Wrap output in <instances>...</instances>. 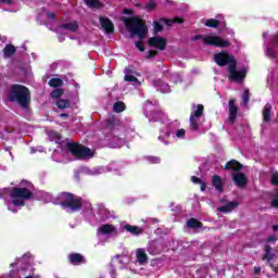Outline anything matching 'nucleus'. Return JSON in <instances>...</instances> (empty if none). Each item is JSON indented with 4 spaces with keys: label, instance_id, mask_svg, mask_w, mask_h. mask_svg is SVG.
<instances>
[{
    "label": "nucleus",
    "instance_id": "30",
    "mask_svg": "<svg viewBox=\"0 0 278 278\" xmlns=\"http://www.w3.org/2000/svg\"><path fill=\"white\" fill-rule=\"evenodd\" d=\"M204 25L206 27H211L213 29H216V27H218V25H220V21H218L216 18H208V20H205Z\"/></svg>",
    "mask_w": 278,
    "mask_h": 278
},
{
    "label": "nucleus",
    "instance_id": "10",
    "mask_svg": "<svg viewBox=\"0 0 278 278\" xmlns=\"http://www.w3.org/2000/svg\"><path fill=\"white\" fill-rule=\"evenodd\" d=\"M204 111H205V108L203 106V104H198L197 110L193 113H191L190 128L192 129V131L199 130V122L197 121V118L201 117Z\"/></svg>",
    "mask_w": 278,
    "mask_h": 278
},
{
    "label": "nucleus",
    "instance_id": "59",
    "mask_svg": "<svg viewBox=\"0 0 278 278\" xmlns=\"http://www.w3.org/2000/svg\"><path fill=\"white\" fill-rule=\"evenodd\" d=\"M125 14H131V10H126Z\"/></svg>",
    "mask_w": 278,
    "mask_h": 278
},
{
    "label": "nucleus",
    "instance_id": "38",
    "mask_svg": "<svg viewBox=\"0 0 278 278\" xmlns=\"http://www.w3.org/2000/svg\"><path fill=\"white\" fill-rule=\"evenodd\" d=\"M147 160L150 162V164H160V162H162L160 156H148Z\"/></svg>",
    "mask_w": 278,
    "mask_h": 278
},
{
    "label": "nucleus",
    "instance_id": "2",
    "mask_svg": "<svg viewBox=\"0 0 278 278\" xmlns=\"http://www.w3.org/2000/svg\"><path fill=\"white\" fill-rule=\"evenodd\" d=\"M8 101L10 103H18L23 110L29 108L31 103V92L29 89L23 85H12L10 91L7 94Z\"/></svg>",
    "mask_w": 278,
    "mask_h": 278
},
{
    "label": "nucleus",
    "instance_id": "14",
    "mask_svg": "<svg viewBox=\"0 0 278 278\" xmlns=\"http://www.w3.org/2000/svg\"><path fill=\"white\" fill-rule=\"evenodd\" d=\"M242 168H244V165L233 159L228 161L224 166V170H233V173H240Z\"/></svg>",
    "mask_w": 278,
    "mask_h": 278
},
{
    "label": "nucleus",
    "instance_id": "18",
    "mask_svg": "<svg viewBox=\"0 0 278 278\" xmlns=\"http://www.w3.org/2000/svg\"><path fill=\"white\" fill-rule=\"evenodd\" d=\"M212 186L215 188L217 192H225V187L223 186V178L219 175H213Z\"/></svg>",
    "mask_w": 278,
    "mask_h": 278
},
{
    "label": "nucleus",
    "instance_id": "19",
    "mask_svg": "<svg viewBox=\"0 0 278 278\" xmlns=\"http://www.w3.org/2000/svg\"><path fill=\"white\" fill-rule=\"evenodd\" d=\"M84 3L90 10H103V8H105V4L100 0H84Z\"/></svg>",
    "mask_w": 278,
    "mask_h": 278
},
{
    "label": "nucleus",
    "instance_id": "15",
    "mask_svg": "<svg viewBox=\"0 0 278 278\" xmlns=\"http://www.w3.org/2000/svg\"><path fill=\"white\" fill-rule=\"evenodd\" d=\"M160 23H164V25H167V27H173V25H181L186 23V20L184 17L176 16L174 18L168 17H160Z\"/></svg>",
    "mask_w": 278,
    "mask_h": 278
},
{
    "label": "nucleus",
    "instance_id": "7",
    "mask_svg": "<svg viewBox=\"0 0 278 278\" xmlns=\"http://www.w3.org/2000/svg\"><path fill=\"white\" fill-rule=\"evenodd\" d=\"M228 79L229 81H235V84H242L244 79H247V67L241 68L238 71V61L233 64L228 66Z\"/></svg>",
    "mask_w": 278,
    "mask_h": 278
},
{
    "label": "nucleus",
    "instance_id": "5",
    "mask_svg": "<svg viewBox=\"0 0 278 278\" xmlns=\"http://www.w3.org/2000/svg\"><path fill=\"white\" fill-rule=\"evenodd\" d=\"M66 147H67V151H70V153H72V155L77 160L92 157V151L90 150V148L81 143L70 142L66 144Z\"/></svg>",
    "mask_w": 278,
    "mask_h": 278
},
{
    "label": "nucleus",
    "instance_id": "53",
    "mask_svg": "<svg viewBox=\"0 0 278 278\" xmlns=\"http://www.w3.org/2000/svg\"><path fill=\"white\" fill-rule=\"evenodd\" d=\"M274 273L278 274V264L277 265H270Z\"/></svg>",
    "mask_w": 278,
    "mask_h": 278
},
{
    "label": "nucleus",
    "instance_id": "57",
    "mask_svg": "<svg viewBox=\"0 0 278 278\" xmlns=\"http://www.w3.org/2000/svg\"><path fill=\"white\" fill-rule=\"evenodd\" d=\"M30 256H31V254L26 253V254L23 255V258H25V257H30Z\"/></svg>",
    "mask_w": 278,
    "mask_h": 278
},
{
    "label": "nucleus",
    "instance_id": "11",
    "mask_svg": "<svg viewBox=\"0 0 278 278\" xmlns=\"http://www.w3.org/2000/svg\"><path fill=\"white\" fill-rule=\"evenodd\" d=\"M228 123L233 125L238 118V106H236V99H230L228 102Z\"/></svg>",
    "mask_w": 278,
    "mask_h": 278
},
{
    "label": "nucleus",
    "instance_id": "25",
    "mask_svg": "<svg viewBox=\"0 0 278 278\" xmlns=\"http://www.w3.org/2000/svg\"><path fill=\"white\" fill-rule=\"evenodd\" d=\"M270 110H273V105L270 103L265 104L263 109V121L264 123L270 122Z\"/></svg>",
    "mask_w": 278,
    "mask_h": 278
},
{
    "label": "nucleus",
    "instance_id": "12",
    "mask_svg": "<svg viewBox=\"0 0 278 278\" xmlns=\"http://www.w3.org/2000/svg\"><path fill=\"white\" fill-rule=\"evenodd\" d=\"M99 22L105 34H114V23L112 22V20L105 16H100Z\"/></svg>",
    "mask_w": 278,
    "mask_h": 278
},
{
    "label": "nucleus",
    "instance_id": "24",
    "mask_svg": "<svg viewBox=\"0 0 278 278\" xmlns=\"http://www.w3.org/2000/svg\"><path fill=\"white\" fill-rule=\"evenodd\" d=\"M124 229L128 231V233H131V236H140V233L143 231L142 228L138 226H131L129 224L125 225Z\"/></svg>",
    "mask_w": 278,
    "mask_h": 278
},
{
    "label": "nucleus",
    "instance_id": "50",
    "mask_svg": "<svg viewBox=\"0 0 278 278\" xmlns=\"http://www.w3.org/2000/svg\"><path fill=\"white\" fill-rule=\"evenodd\" d=\"M134 73V70H131V66H128L125 68V75H131Z\"/></svg>",
    "mask_w": 278,
    "mask_h": 278
},
{
    "label": "nucleus",
    "instance_id": "29",
    "mask_svg": "<svg viewBox=\"0 0 278 278\" xmlns=\"http://www.w3.org/2000/svg\"><path fill=\"white\" fill-rule=\"evenodd\" d=\"M56 108L59 110H66V109L71 108V101L70 100H65V99H59L56 101Z\"/></svg>",
    "mask_w": 278,
    "mask_h": 278
},
{
    "label": "nucleus",
    "instance_id": "6",
    "mask_svg": "<svg viewBox=\"0 0 278 278\" xmlns=\"http://www.w3.org/2000/svg\"><path fill=\"white\" fill-rule=\"evenodd\" d=\"M193 40H203L204 45H207L208 47H218L222 49L230 47V45H231V42H229V40H225L218 36H210V35H205V36L195 35L193 37Z\"/></svg>",
    "mask_w": 278,
    "mask_h": 278
},
{
    "label": "nucleus",
    "instance_id": "46",
    "mask_svg": "<svg viewBox=\"0 0 278 278\" xmlns=\"http://www.w3.org/2000/svg\"><path fill=\"white\" fill-rule=\"evenodd\" d=\"M200 190L201 192H205V190H207V184L203 180L200 184Z\"/></svg>",
    "mask_w": 278,
    "mask_h": 278
},
{
    "label": "nucleus",
    "instance_id": "42",
    "mask_svg": "<svg viewBox=\"0 0 278 278\" xmlns=\"http://www.w3.org/2000/svg\"><path fill=\"white\" fill-rule=\"evenodd\" d=\"M267 55L271 58V60H275V58H277V53H275V49L273 48L267 49Z\"/></svg>",
    "mask_w": 278,
    "mask_h": 278
},
{
    "label": "nucleus",
    "instance_id": "34",
    "mask_svg": "<svg viewBox=\"0 0 278 278\" xmlns=\"http://www.w3.org/2000/svg\"><path fill=\"white\" fill-rule=\"evenodd\" d=\"M162 23H164V22H160V18H159V21L153 22L154 34H160V33L164 31V25H162Z\"/></svg>",
    "mask_w": 278,
    "mask_h": 278
},
{
    "label": "nucleus",
    "instance_id": "31",
    "mask_svg": "<svg viewBox=\"0 0 278 278\" xmlns=\"http://www.w3.org/2000/svg\"><path fill=\"white\" fill-rule=\"evenodd\" d=\"M49 86L51 88H60V87L64 86V81L61 78H51L49 80Z\"/></svg>",
    "mask_w": 278,
    "mask_h": 278
},
{
    "label": "nucleus",
    "instance_id": "47",
    "mask_svg": "<svg viewBox=\"0 0 278 278\" xmlns=\"http://www.w3.org/2000/svg\"><path fill=\"white\" fill-rule=\"evenodd\" d=\"M46 16L47 18H50V21H55V13L53 12H47Z\"/></svg>",
    "mask_w": 278,
    "mask_h": 278
},
{
    "label": "nucleus",
    "instance_id": "37",
    "mask_svg": "<svg viewBox=\"0 0 278 278\" xmlns=\"http://www.w3.org/2000/svg\"><path fill=\"white\" fill-rule=\"evenodd\" d=\"M157 8V3L150 1L149 3L146 4V11L147 12H153Z\"/></svg>",
    "mask_w": 278,
    "mask_h": 278
},
{
    "label": "nucleus",
    "instance_id": "51",
    "mask_svg": "<svg viewBox=\"0 0 278 278\" xmlns=\"http://www.w3.org/2000/svg\"><path fill=\"white\" fill-rule=\"evenodd\" d=\"M255 275H260L262 273V267H254Z\"/></svg>",
    "mask_w": 278,
    "mask_h": 278
},
{
    "label": "nucleus",
    "instance_id": "55",
    "mask_svg": "<svg viewBox=\"0 0 278 278\" xmlns=\"http://www.w3.org/2000/svg\"><path fill=\"white\" fill-rule=\"evenodd\" d=\"M274 45H278V33L274 37Z\"/></svg>",
    "mask_w": 278,
    "mask_h": 278
},
{
    "label": "nucleus",
    "instance_id": "23",
    "mask_svg": "<svg viewBox=\"0 0 278 278\" xmlns=\"http://www.w3.org/2000/svg\"><path fill=\"white\" fill-rule=\"evenodd\" d=\"M187 227L188 229H201V227H203V223L194 217H191L187 220Z\"/></svg>",
    "mask_w": 278,
    "mask_h": 278
},
{
    "label": "nucleus",
    "instance_id": "44",
    "mask_svg": "<svg viewBox=\"0 0 278 278\" xmlns=\"http://www.w3.org/2000/svg\"><path fill=\"white\" fill-rule=\"evenodd\" d=\"M271 184L273 186H278V172L274 173L271 176Z\"/></svg>",
    "mask_w": 278,
    "mask_h": 278
},
{
    "label": "nucleus",
    "instance_id": "22",
    "mask_svg": "<svg viewBox=\"0 0 278 278\" xmlns=\"http://www.w3.org/2000/svg\"><path fill=\"white\" fill-rule=\"evenodd\" d=\"M115 231H116V227L112 224H104L100 226V233H102L103 236L114 233Z\"/></svg>",
    "mask_w": 278,
    "mask_h": 278
},
{
    "label": "nucleus",
    "instance_id": "17",
    "mask_svg": "<svg viewBox=\"0 0 278 278\" xmlns=\"http://www.w3.org/2000/svg\"><path fill=\"white\" fill-rule=\"evenodd\" d=\"M154 88H156V90H160V92L166 93V92H170V86H168L167 83H165L162 79H154L152 81Z\"/></svg>",
    "mask_w": 278,
    "mask_h": 278
},
{
    "label": "nucleus",
    "instance_id": "49",
    "mask_svg": "<svg viewBox=\"0 0 278 278\" xmlns=\"http://www.w3.org/2000/svg\"><path fill=\"white\" fill-rule=\"evenodd\" d=\"M271 207H278V195L274 197L271 201Z\"/></svg>",
    "mask_w": 278,
    "mask_h": 278
},
{
    "label": "nucleus",
    "instance_id": "8",
    "mask_svg": "<svg viewBox=\"0 0 278 278\" xmlns=\"http://www.w3.org/2000/svg\"><path fill=\"white\" fill-rule=\"evenodd\" d=\"M213 60L217 64V66H229L230 64L238 62L236 58L232 54H229V52L227 51L215 53L213 55Z\"/></svg>",
    "mask_w": 278,
    "mask_h": 278
},
{
    "label": "nucleus",
    "instance_id": "28",
    "mask_svg": "<svg viewBox=\"0 0 278 278\" xmlns=\"http://www.w3.org/2000/svg\"><path fill=\"white\" fill-rule=\"evenodd\" d=\"M14 53H16V47H14L13 45L8 43L4 47V58H12V55H14Z\"/></svg>",
    "mask_w": 278,
    "mask_h": 278
},
{
    "label": "nucleus",
    "instance_id": "56",
    "mask_svg": "<svg viewBox=\"0 0 278 278\" xmlns=\"http://www.w3.org/2000/svg\"><path fill=\"white\" fill-rule=\"evenodd\" d=\"M0 3H8V4H10V3H12V0H0Z\"/></svg>",
    "mask_w": 278,
    "mask_h": 278
},
{
    "label": "nucleus",
    "instance_id": "35",
    "mask_svg": "<svg viewBox=\"0 0 278 278\" xmlns=\"http://www.w3.org/2000/svg\"><path fill=\"white\" fill-rule=\"evenodd\" d=\"M63 94H64V90L60 88L52 90L50 93L52 99H60V97H62Z\"/></svg>",
    "mask_w": 278,
    "mask_h": 278
},
{
    "label": "nucleus",
    "instance_id": "48",
    "mask_svg": "<svg viewBox=\"0 0 278 278\" xmlns=\"http://www.w3.org/2000/svg\"><path fill=\"white\" fill-rule=\"evenodd\" d=\"M191 181L193 184H201L203 180L201 178L197 177V176H192L191 177Z\"/></svg>",
    "mask_w": 278,
    "mask_h": 278
},
{
    "label": "nucleus",
    "instance_id": "39",
    "mask_svg": "<svg viewBox=\"0 0 278 278\" xmlns=\"http://www.w3.org/2000/svg\"><path fill=\"white\" fill-rule=\"evenodd\" d=\"M157 50H149L148 54L146 55L147 60H153V58H155L157 55Z\"/></svg>",
    "mask_w": 278,
    "mask_h": 278
},
{
    "label": "nucleus",
    "instance_id": "26",
    "mask_svg": "<svg viewBox=\"0 0 278 278\" xmlns=\"http://www.w3.org/2000/svg\"><path fill=\"white\" fill-rule=\"evenodd\" d=\"M265 254L263 255L262 260H267V262H270L274 257H275V254H273V247L270 245H265Z\"/></svg>",
    "mask_w": 278,
    "mask_h": 278
},
{
    "label": "nucleus",
    "instance_id": "43",
    "mask_svg": "<svg viewBox=\"0 0 278 278\" xmlns=\"http://www.w3.org/2000/svg\"><path fill=\"white\" fill-rule=\"evenodd\" d=\"M177 138H186V129L181 128L176 131Z\"/></svg>",
    "mask_w": 278,
    "mask_h": 278
},
{
    "label": "nucleus",
    "instance_id": "27",
    "mask_svg": "<svg viewBox=\"0 0 278 278\" xmlns=\"http://www.w3.org/2000/svg\"><path fill=\"white\" fill-rule=\"evenodd\" d=\"M147 260H149L147 252L142 249L137 250V262H139V264H144L147 263Z\"/></svg>",
    "mask_w": 278,
    "mask_h": 278
},
{
    "label": "nucleus",
    "instance_id": "4",
    "mask_svg": "<svg viewBox=\"0 0 278 278\" xmlns=\"http://www.w3.org/2000/svg\"><path fill=\"white\" fill-rule=\"evenodd\" d=\"M29 182L26 187H14L11 189L10 197L12 198V203L14 207H25V201H30L34 199V192L29 190L31 188Z\"/></svg>",
    "mask_w": 278,
    "mask_h": 278
},
{
    "label": "nucleus",
    "instance_id": "45",
    "mask_svg": "<svg viewBox=\"0 0 278 278\" xmlns=\"http://www.w3.org/2000/svg\"><path fill=\"white\" fill-rule=\"evenodd\" d=\"M277 236H269L265 239V242H277Z\"/></svg>",
    "mask_w": 278,
    "mask_h": 278
},
{
    "label": "nucleus",
    "instance_id": "13",
    "mask_svg": "<svg viewBox=\"0 0 278 278\" xmlns=\"http://www.w3.org/2000/svg\"><path fill=\"white\" fill-rule=\"evenodd\" d=\"M232 181L235 182L237 188H244V186L249 184V179L247 178V175L242 173L232 174Z\"/></svg>",
    "mask_w": 278,
    "mask_h": 278
},
{
    "label": "nucleus",
    "instance_id": "54",
    "mask_svg": "<svg viewBox=\"0 0 278 278\" xmlns=\"http://www.w3.org/2000/svg\"><path fill=\"white\" fill-rule=\"evenodd\" d=\"M59 116H60V118H68V114L67 113H61Z\"/></svg>",
    "mask_w": 278,
    "mask_h": 278
},
{
    "label": "nucleus",
    "instance_id": "20",
    "mask_svg": "<svg viewBox=\"0 0 278 278\" xmlns=\"http://www.w3.org/2000/svg\"><path fill=\"white\" fill-rule=\"evenodd\" d=\"M59 29H65L66 31H77L79 29V24L77 21H72L70 23H64L59 25Z\"/></svg>",
    "mask_w": 278,
    "mask_h": 278
},
{
    "label": "nucleus",
    "instance_id": "52",
    "mask_svg": "<svg viewBox=\"0 0 278 278\" xmlns=\"http://www.w3.org/2000/svg\"><path fill=\"white\" fill-rule=\"evenodd\" d=\"M271 229H273L274 233H278V225H273Z\"/></svg>",
    "mask_w": 278,
    "mask_h": 278
},
{
    "label": "nucleus",
    "instance_id": "41",
    "mask_svg": "<svg viewBox=\"0 0 278 278\" xmlns=\"http://www.w3.org/2000/svg\"><path fill=\"white\" fill-rule=\"evenodd\" d=\"M125 81H138V77L134 76V75H129V74H126L125 77H124Z\"/></svg>",
    "mask_w": 278,
    "mask_h": 278
},
{
    "label": "nucleus",
    "instance_id": "32",
    "mask_svg": "<svg viewBox=\"0 0 278 278\" xmlns=\"http://www.w3.org/2000/svg\"><path fill=\"white\" fill-rule=\"evenodd\" d=\"M116 123H118V121L116 119V116L110 115L106 118V127H108V129H114V127H116Z\"/></svg>",
    "mask_w": 278,
    "mask_h": 278
},
{
    "label": "nucleus",
    "instance_id": "21",
    "mask_svg": "<svg viewBox=\"0 0 278 278\" xmlns=\"http://www.w3.org/2000/svg\"><path fill=\"white\" fill-rule=\"evenodd\" d=\"M235 207H238L237 201L228 202L226 205L217 207V212L227 214V213L231 212Z\"/></svg>",
    "mask_w": 278,
    "mask_h": 278
},
{
    "label": "nucleus",
    "instance_id": "33",
    "mask_svg": "<svg viewBox=\"0 0 278 278\" xmlns=\"http://www.w3.org/2000/svg\"><path fill=\"white\" fill-rule=\"evenodd\" d=\"M125 102H121V101H117L114 103L113 105V110L114 112H116V114H121V112H125Z\"/></svg>",
    "mask_w": 278,
    "mask_h": 278
},
{
    "label": "nucleus",
    "instance_id": "40",
    "mask_svg": "<svg viewBox=\"0 0 278 278\" xmlns=\"http://www.w3.org/2000/svg\"><path fill=\"white\" fill-rule=\"evenodd\" d=\"M50 138L52 140H62V135H60V132H58V131H51L50 132Z\"/></svg>",
    "mask_w": 278,
    "mask_h": 278
},
{
    "label": "nucleus",
    "instance_id": "58",
    "mask_svg": "<svg viewBox=\"0 0 278 278\" xmlns=\"http://www.w3.org/2000/svg\"><path fill=\"white\" fill-rule=\"evenodd\" d=\"M14 266H16V263H11L10 264V268H14Z\"/></svg>",
    "mask_w": 278,
    "mask_h": 278
},
{
    "label": "nucleus",
    "instance_id": "36",
    "mask_svg": "<svg viewBox=\"0 0 278 278\" xmlns=\"http://www.w3.org/2000/svg\"><path fill=\"white\" fill-rule=\"evenodd\" d=\"M249 101H250L249 89H245L242 93V103H243V105H249Z\"/></svg>",
    "mask_w": 278,
    "mask_h": 278
},
{
    "label": "nucleus",
    "instance_id": "3",
    "mask_svg": "<svg viewBox=\"0 0 278 278\" xmlns=\"http://www.w3.org/2000/svg\"><path fill=\"white\" fill-rule=\"evenodd\" d=\"M59 199L61 201L59 205H61L62 210L75 213L84 207V200L81 197L75 195V193L64 191L59 194Z\"/></svg>",
    "mask_w": 278,
    "mask_h": 278
},
{
    "label": "nucleus",
    "instance_id": "1",
    "mask_svg": "<svg viewBox=\"0 0 278 278\" xmlns=\"http://www.w3.org/2000/svg\"><path fill=\"white\" fill-rule=\"evenodd\" d=\"M125 27L129 31L130 38H135V36H137L139 40L135 42V46L139 51L143 52L146 47L144 43H142V40H144L149 34L147 23L137 16L126 17Z\"/></svg>",
    "mask_w": 278,
    "mask_h": 278
},
{
    "label": "nucleus",
    "instance_id": "9",
    "mask_svg": "<svg viewBox=\"0 0 278 278\" xmlns=\"http://www.w3.org/2000/svg\"><path fill=\"white\" fill-rule=\"evenodd\" d=\"M166 38L154 36L148 39V47L159 49V51H166Z\"/></svg>",
    "mask_w": 278,
    "mask_h": 278
},
{
    "label": "nucleus",
    "instance_id": "16",
    "mask_svg": "<svg viewBox=\"0 0 278 278\" xmlns=\"http://www.w3.org/2000/svg\"><path fill=\"white\" fill-rule=\"evenodd\" d=\"M70 264L74 266H79V264H86V258L80 253H71L67 256Z\"/></svg>",
    "mask_w": 278,
    "mask_h": 278
}]
</instances>
